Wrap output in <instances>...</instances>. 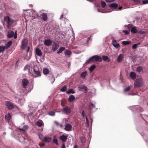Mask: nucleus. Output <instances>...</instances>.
Here are the masks:
<instances>
[{"label": "nucleus", "instance_id": "f257e3e1", "mask_svg": "<svg viewBox=\"0 0 148 148\" xmlns=\"http://www.w3.org/2000/svg\"><path fill=\"white\" fill-rule=\"evenodd\" d=\"M22 82L23 88L21 89L20 91L21 95L17 94L14 97L16 102L18 103L20 106H22L23 105L25 101V99L23 97L24 95L22 93L25 94L27 92L30 91V90H29L28 89H27V86H28L29 84L28 80L26 79L25 78L22 80Z\"/></svg>", "mask_w": 148, "mask_h": 148}, {"label": "nucleus", "instance_id": "f03ea898", "mask_svg": "<svg viewBox=\"0 0 148 148\" xmlns=\"http://www.w3.org/2000/svg\"><path fill=\"white\" fill-rule=\"evenodd\" d=\"M24 70L27 71L30 75L34 77H38L41 75L39 67L34 62H31L29 64L25 65Z\"/></svg>", "mask_w": 148, "mask_h": 148}, {"label": "nucleus", "instance_id": "7ed1b4c3", "mask_svg": "<svg viewBox=\"0 0 148 148\" xmlns=\"http://www.w3.org/2000/svg\"><path fill=\"white\" fill-rule=\"evenodd\" d=\"M102 60V58L100 56H99L97 55L93 56L90 57L89 59L87 60L85 62V63H89L90 62H101Z\"/></svg>", "mask_w": 148, "mask_h": 148}, {"label": "nucleus", "instance_id": "20e7f679", "mask_svg": "<svg viewBox=\"0 0 148 148\" xmlns=\"http://www.w3.org/2000/svg\"><path fill=\"white\" fill-rule=\"evenodd\" d=\"M28 41L27 39H23L21 42V47L23 49L25 50L27 52L29 51L30 47L28 46Z\"/></svg>", "mask_w": 148, "mask_h": 148}, {"label": "nucleus", "instance_id": "39448f33", "mask_svg": "<svg viewBox=\"0 0 148 148\" xmlns=\"http://www.w3.org/2000/svg\"><path fill=\"white\" fill-rule=\"evenodd\" d=\"M4 19L5 21L7 23V27L9 29L10 28L11 25L15 21V20L7 16H5Z\"/></svg>", "mask_w": 148, "mask_h": 148}, {"label": "nucleus", "instance_id": "423d86ee", "mask_svg": "<svg viewBox=\"0 0 148 148\" xmlns=\"http://www.w3.org/2000/svg\"><path fill=\"white\" fill-rule=\"evenodd\" d=\"M25 14L28 16L33 17L34 15L36 14L37 16H38L37 14V12L36 11H33V10L31 9H28L24 11Z\"/></svg>", "mask_w": 148, "mask_h": 148}, {"label": "nucleus", "instance_id": "0eeeda50", "mask_svg": "<svg viewBox=\"0 0 148 148\" xmlns=\"http://www.w3.org/2000/svg\"><path fill=\"white\" fill-rule=\"evenodd\" d=\"M144 85L143 79L141 78L137 79L134 82V88L140 87Z\"/></svg>", "mask_w": 148, "mask_h": 148}, {"label": "nucleus", "instance_id": "6e6552de", "mask_svg": "<svg viewBox=\"0 0 148 148\" xmlns=\"http://www.w3.org/2000/svg\"><path fill=\"white\" fill-rule=\"evenodd\" d=\"M8 36L9 38H11L14 36V38L16 39L17 37V31H16L15 33L12 31H9L8 32Z\"/></svg>", "mask_w": 148, "mask_h": 148}, {"label": "nucleus", "instance_id": "1a4fd4ad", "mask_svg": "<svg viewBox=\"0 0 148 148\" xmlns=\"http://www.w3.org/2000/svg\"><path fill=\"white\" fill-rule=\"evenodd\" d=\"M62 111L64 114L68 115L71 112V110L70 108L68 106H66L63 108Z\"/></svg>", "mask_w": 148, "mask_h": 148}, {"label": "nucleus", "instance_id": "9d476101", "mask_svg": "<svg viewBox=\"0 0 148 148\" xmlns=\"http://www.w3.org/2000/svg\"><path fill=\"white\" fill-rule=\"evenodd\" d=\"M132 25L131 24H128L127 25V27L129 30H130V28L131 27L130 29L131 31L133 33H136L138 32V31L135 26L132 27Z\"/></svg>", "mask_w": 148, "mask_h": 148}, {"label": "nucleus", "instance_id": "9b49d317", "mask_svg": "<svg viewBox=\"0 0 148 148\" xmlns=\"http://www.w3.org/2000/svg\"><path fill=\"white\" fill-rule=\"evenodd\" d=\"M5 105L6 106L8 109H11L14 108V105L10 102L6 101L5 102Z\"/></svg>", "mask_w": 148, "mask_h": 148}, {"label": "nucleus", "instance_id": "f8f14e48", "mask_svg": "<svg viewBox=\"0 0 148 148\" xmlns=\"http://www.w3.org/2000/svg\"><path fill=\"white\" fill-rule=\"evenodd\" d=\"M59 47V45L55 42H54L52 45L51 50L53 52L55 51Z\"/></svg>", "mask_w": 148, "mask_h": 148}, {"label": "nucleus", "instance_id": "ddd939ff", "mask_svg": "<svg viewBox=\"0 0 148 148\" xmlns=\"http://www.w3.org/2000/svg\"><path fill=\"white\" fill-rule=\"evenodd\" d=\"M39 17L44 21H47L48 18L47 15L46 13H42L40 15Z\"/></svg>", "mask_w": 148, "mask_h": 148}, {"label": "nucleus", "instance_id": "4468645a", "mask_svg": "<svg viewBox=\"0 0 148 148\" xmlns=\"http://www.w3.org/2000/svg\"><path fill=\"white\" fill-rule=\"evenodd\" d=\"M124 55L123 54H120L118 56L117 58V62L119 63L121 62L124 59Z\"/></svg>", "mask_w": 148, "mask_h": 148}, {"label": "nucleus", "instance_id": "2eb2a0df", "mask_svg": "<svg viewBox=\"0 0 148 148\" xmlns=\"http://www.w3.org/2000/svg\"><path fill=\"white\" fill-rule=\"evenodd\" d=\"M78 88L79 90H81L83 91H85L86 92L88 90L87 87L83 85H81L79 86H78Z\"/></svg>", "mask_w": 148, "mask_h": 148}, {"label": "nucleus", "instance_id": "dca6fc26", "mask_svg": "<svg viewBox=\"0 0 148 148\" xmlns=\"http://www.w3.org/2000/svg\"><path fill=\"white\" fill-rule=\"evenodd\" d=\"M52 43V41L49 39H46L44 42V44L47 46H49Z\"/></svg>", "mask_w": 148, "mask_h": 148}, {"label": "nucleus", "instance_id": "f3484780", "mask_svg": "<svg viewBox=\"0 0 148 148\" xmlns=\"http://www.w3.org/2000/svg\"><path fill=\"white\" fill-rule=\"evenodd\" d=\"M72 126L70 124H68L65 126V129L67 131H70L72 129Z\"/></svg>", "mask_w": 148, "mask_h": 148}, {"label": "nucleus", "instance_id": "a211bd4d", "mask_svg": "<svg viewBox=\"0 0 148 148\" xmlns=\"http://www.w3.org/2000/svg\"><path fill=\"white\" fill-rule=\"evenodd\" d=\"M17 128L18 130H19L21 131L25 132L28 129L29 126L27 125H24L23 127L21 128H20L19 127H18Z\"/></svg>", "mask_w": 148, "mask_h": 148}, {"label": "nucleus", "instance_id": "6ab92c4d", "mask_svg": "<svg viewBox=\"0 0 148 148\" xmlns=\"http://www.w3.org/2000/svg\"><path fill=\"white\" fill-rule=\"evenodd\" d=\"M112 43L114 47L116 49H118L120 47L119 44L117 43L116 40H115L114 39L112 40Z\"/></svg>", "mask_w": 148, "mask_h": 148}, {"label": "nucleus", "instance_id": "aec40b11", "mask_svg": "<svg viewBox=\"0 0 148 148\" xmlns=\"http://www.w3.org/2000/svg\"><path fill=\"white\" fill-rule=\"evenodd\" d=\"M64 54L66 57H69L72 54L71 51L69 50L66 49L64 51Z\"/></svg>", "mask_w": 148, "mask_h": 148}, {"label": "nucleus", "instance_id": "412c9836", "mask_svg": "<svg viewBox=\"0 0 148 148\" xmlns=\"http://www.w3.org/2000/svg\"><path fill=\"white\" fill-rule=\"evenodd\" d=\"M51 139H43V142L41 143H39V145L40 147L44 146L45 145V142H49L51 141Z\"/></svg>", "mask_w": 148, "mask_h": 148}, {"label": "nucleus", "instance_id": "4be33fe9", "mask_svg": "<svg viewBox=\"0 0 148 148\" xmlns=\"http://www.w3.org/2000/svg\"><path fill=\"white\" fill-rule=\"evenodd\" d=\"M35 52L36 55L39 56H41L42 55V52L41 50L38 48H36L35 50Z\"/></svg>", "mask_w": 148, "mask_h": 148}, {"label": "nucleus", "instance_id": "5701e85b", "mask_svg": "<svg viewBox=\"0 0 148 148\" xmlns=\"http://www.w3.org/2000/svg\"><path fill=\"white\" fill-rule=\"evenodd\" d=\"M118 4L117 3H113L108 5V7L110 8H116L118 7Z\"/></svg>", "mask_w": 148, "mask_h": 148}, {"label": "nucleus", "instance_id": "b1692460", "mask_svg": "<svg viewBox=\"0 0 148 148\" xmlns=\"http://www.w3.org/2000/svg\"><path fill=\"white\" fill-rule=\"evenodd\" d=\"M50 72V70L47 68H44L43 70V72L44 75H46L48 74Z\"/></svg>", "mask_w": 148, "mask_h": 148}, {"label": "nucleus", "instance_id": "393cba45", "mask_svg": "<svg viewBox=\"0 0 148 148\" xmlns=\"http://www.w3.org/2000/svg\"><path fill=\"white\" fill-rule=\"evenodd\" d=\"M36 124L38 126L40 127L42 126L43 123L42 121L39 120L36 122Z\"/></svg>", "mask_w": 148, "mask_h": 148}, {"label": "nucleus", "instance_id": "a878e982", "mask_svg": "<svg viewBox=\"0 0 148 148\" xmlns=\"http://www.w3.org/2000/svg\"><path fill=\"white\" fill-rule=\"evenodd\" d=\"M130 76L132 79H134L136 77L135 73L133 72H131L130 73Z\"/></svg>", "mask_w": 148, "mask_h": 148}, {"label": "nucleus", "instance_id": "bb28decb", "mask_svg": "<svg viewBox=\"0 0 148 148\" xmlns=\"http://www.w3.org/2000/svg\"><path fill=\"white\" fill-rule=\"evenodd\" d=\"M11 115L10 113L5 116V118L6 120L9 122L10 119Z\"/></svg>", "mask_w": 148, "mask_h": 148}, {"label": "nucleus", "instance_id": "cd10ccee", "mask_svg": "<svg viewBox=\"0 0 148 148\" xmlns=\"http://www.w3.org/2000/svg\"><path fill=\"white\" fill-rule=\"evenodd\" d=\"M12 41L10 40L9 41L5 46L6 49H8V48L9 47L12 45Z\"/></svg>", "mask_w": 148, "mask_h": 148}, {"label": "nucleus", "instance_id": "c85d7f7f", "mask_svg": "<svg viewBox=\"0 0 148 148\" xmlns=\"http://www.w3.org/2000/svg\"><path fill=\"white\" fill-rule=\"evenodd\" d=\"M75 99V97L73 95H71L69 97L68 101L70 102H72Z\"/></svg>", "mask_w": 148, "mask_h": 148}, {"label": "nucleus", "instance_id": "c756f323", "mask_svg": "<svg viewBox=\"0 0 148 148\" xmlns=\"http://www.w3.org/2000/svg\"><path fill=\"white\" fill-rule=\"evenodd\" d=\"M102 58L104 61H107L108 62L110 61V59L107 56H102Z\"/></svg>", "mask_w": 148, "mask_h": 148}, {"label": "nucleus", "instance_id": "7c9ffc66", "mask_svg": "<svg viewBox=\"0 0 148 148\" xmlns=\"http://www.w3.org/2000/svg\"><path fill=\"white\" fill-rule=\"evenodd\" d=\"M65 48L64 47H61L60 48L58 51L57 52V53L59 54L65 50Z\"/></svg>", "mask_w": 148, "mask_h": 148}, {"label": "nucleus", "instance_id": "2f4dec72", "mask_svg": "<svg viewBox=\"0 0 148 148\" xmlns=\"http://www.w3.org/2000/svg\"><path fill=\"white\" fill-rule=\"evenodd\" d=\"M136 4V5H141L142 4V2L140 0H132Z\"/></svg>", "mask_w": 148, "mask_h": 148}, {"label": "nucleus", "instance_id": "473e14b6", "mask_svg": "<svg viewBox=\"0 0 148 148\" xmlns=\"http://www.w3.org/2000/svg\"><path fill=\"white\" fill-rule=\"evenodd\" d=\"M86 72L84 71L82 72L80 75V77L82 78H84L86 77Z\"/></svg>", "mask_w": 148, "mask_h": 148}, {"label": "nucleus", "instance_id": "72a5a7b5", "mask_svg": "<svg viewBox=\"0 0 148 148\" xmlns=\"http://www.w3.org/2000/svg\"><path fill=\"white\" fill-rule=\"evenodd\" d=\"M5 49H6L5 46H0V52L4 51Z\"/></svg>", "mask_w": 148, "mask_h": 148}, {"label": "nucleus", "instance_id": "f704fd0d", "mask_svg": "<svg viewBox=\"0 0 148 148\" xmlns=\"http://www.w3.org/2000/svg\"><path fill=\"white\" fill-rule=\"evenodd\" d=\"M75 93V92L74 91L73 89H71L69 90L67 92V93L68 94H70L71 93L74 94Z\"/></svg>", "mask_w": 148, "mask_h": 148}, {"label": "nucleus", "instance_id": "c9c22d12", "mask_svg": "<svg viewBox=\"0 0 148 148\" xmlns=\"http://www.w3.org/2000/svg\"><path fill=\"white\" fill-rule=\"evenodd\" d=\"M47 114L49 115L53 116L55 115V113L52 111H50L48 112Z\"/></svg>", "mask_w": 148, "mask_h": 148}, {"label": "nucleus", "instance_id": "e433bc0d", "mask_svg": "<svg viewBox=\"0 0 148 148\" xmlns=\"http://www.w3.org/2000/svg\"><path fill=\"white\" fill-rule=\"evenodd\" d=\"M122 44L125 45H128L130 43V42L128 41H124L122 42Z\"/></svg>", "mask_w": 148, "mask_h": 148}, {"label": "nucleus", "instance_id": "4c0bfd02", "mask_svg": "<svg viewBox=\"0 0 148 148\" xmlns=\"http://www.w3.org/2000/svg\"><path fill=\"white\" fill-rule=\"evenodd\" d=\"M136 71L139 72H141L143 71V68L140 66H139L136 68Z\"/></svg>", "mask_w": 148, "mask_h": 148}, {"label": "nucleus", "instance_id": "58836bf2", "mask_svg": "<svg viewBox=\"0 0 148 148\" xmlns=\"http://www.w3.org/2000/svg\"><path fill=\"white\" fill-rule=\"evenodd\" d=\"M68 136L67 135H62L60 136L59 139H67Z\"/></svg>", "mask_w": 148, "mask_h": 148}, {"label": "nucleus", "instance_id": "ea45409f", "mask_svg": "<svg viewBox=\"0 0 148 148\" xmlns=\"http://www.w3.org/2000/svg\"><path fill=\"white\" fill-rule=\"evenodd\" d=\"M95 67L96 66L95 65H92L89 68V69L90 71H92L95 69Z\"/></svg>", "mask_w": 148, "mask_h": 148}, {"label": "nucleus", "instance_id": "a19ab883", "mask_svg": "<svg viewBox=\"0 0 148 148\" xmlns=\"http://www.w3.org/2000/svg\"><path fill=\"white\" fill-rule=\"evenodd\" d=\"M66 87L64 86L63 88L60 89V90L62 92H65L66 90Z\"/></svg>", "mask_w": 148, "mask_h": 148}, {"label": "nucleus", "instance_id": "79ce46f5", "mask_svg": "<svg viewBox=\"0 0 148 148\" xmlns=\"http://www.w3.org/2000/svg\"><path fill=\"white\" fill-rule=\"evenodd\" d=\"M148 3V0H143L141 5H145Z\"/></svg>", "mask_w": 148, "mask_h": 148}, {"label": "nucleus", "instance_id": "37998d69", "mask_svg": "<svg viewBox=\"0 0 148 148\" xmlns=\"http://www.w3.org/2000/svg\"><path fill=\"white\" fill-rule=\"evenodd\" d=\"M101 3L102 7L103 8H104L105 7L106 5L105 2L103 1H101Z\"/></svg>", "mask_w": 148, "mask_h": 148}, {"label": "nucleus", "instance_id": "c03bdc74", "mask_svg": "<svg viewBox=\"0 0 148 148\" xmlns=\"http://www.w3.org/2000/svg\"><path fill=\"white\" fill-rule=\"evenodd\" d=\"M130 89V86H128L127 87L125 88L124 89V91L125 92H128V91Z\"/></svg>", "mask_w": 148, "mask_h": 148}, {"label": "nucleus", "instance_id": "a18cd8bd", "mask_svg": "<svg viewBox=\"0 0 148 148\" xmlns=\"http://www.w3.org/2000/svg\"><path fill=\"white\" fill-rule=\"evenodd\" d=\"M139 44H138V45H139ZM138 45V44H134L132 46V48L133 49H135L136 48L137 46Z\"/></svg>", "mask_w": 148, "mask_h": 148}, {"label": "nucleus", "instance_id": "49530a36", "mask_svg": "<svg viewBox=\"0 0 148 148\" xmlns=\"http://www.w3.org/2000/svg\"><path fill=\"white\" fill-rule=\"evenodd\" d=\"M53 143H55L56 145H58L57 139H53Z\"/></svg>", "mask_w": 148, "mask_h": 148}, {"label": "nucleus", "instance_id": "de8ad7c7", "mask_svg": "<svg viewBox=\"0 0 148 148\" xmlns=\"http://www.w3.org/2000/svg\"><path fill=\"white\" fill-rule=\"evenodd\" d=\"M90 37H88L87 38V39L86 40L85 42L83 43V44L84 45L85 44H86V43H88V40L90 39Z\"/></svg>", "mask_w": 148, "mask_h": 148}, {"label": "nucleus", "instance_id": "09e8293b", "mask_svg": "<svg viewBox=\"0 0 148 148\" xmlns=\"http://www.w3.org/2000/svg\"><path fill=\"white\" fill-rule=\"evenodd\" d=\"M123 32L125 33V34L126 35H127L129 34V32L127 30H123Z\"/></svg>", "mask_w": 148, "mask_h": 148}, {"label": "nucleus", "instance_id": "8fccbe9b", "mask_svg": "<svg viewBox=\"0 0 148 148\" xmlns=\"http://www.w3.org/2000/svg\"><path fill=\"white\" fill-rule=\"evenodd\" d=\"M86 123L89 126V122L88 118L87 117L86 118Z\"/></svg>", "mask_w": 148, "mask_h": 148}, {"label": "nucleus", "instance_id": "3c124183", "mask_svg": "<svg viewBox=\"0 0 148 148\" xmlns=\"http://www.w3.org/2000/svg\"><path fill=\"white\" fill-rule=\"evenodd\" d=\"M114 0H105L107 2H110L113 1Z\"/></svg>", "mask_w": 148, "mask_h": 148}, {"label": "nucleus", "instance_id": "603ef678", "mask_svg": "<svg viewBox=\"0 0 148 148\" xmlns=\"http://www.w3.org/2000/svg\"><path fill=\"white\" fill-rule=\"evenodd\" d=\"M84 114H85L84 111L83 110L82 112V114L83 117H85Z\"/></svg>", "mask_w": 148, "mask_h": 148}, {"label": "nucleus", "instance_id": "864d4df0", "mask_svg": "<svg viewBox=\"0 0 148 148\" xmlns=\"http://www.w3.org/2000/svg\"><path fill=\"white\" fill-rule=\"evenodd\" d=\"M145 33V32L143 31H140L139 32V33L141 34H143Z\"/></svg>", "mask_w": 148, "mask_h": 148}, {"label": "nucleus", "instance_id": "5fc2aeb1", "mask_svg": "<svg viewBox=\"0 0 148 148\" xmlns=\"http://www.w3.org/2000/svg\"><path fill=\"white\" fill-rule=\"evenodd\" d=\"M54 122H55V123L56 125H57V126L59 125H60L59 124L58 122H57L56 121H55Z\"/></svg>", "mask_w": 148, "mask_h": 148}, {"label": "nucleus", "instance_id": "6e6d98bb", "mask_svg": "<svg viewBox=\"0 0 148 148\" xmlns=\"http://www.w3.org/2000/svg\"><path fill=\"white\" fill-rule=\"evenodd\" d=\"M62 148H66L64 143H63L62 145Z\"/></svg>", "mask_w": 148, "mask_h": 148}, {"label": "nucleus", "instance_id": "4d7b16f0", "mask_svg": "<svg viewBox=\"0 0 148 148\" xmlns=\"http://www.w3.org/2000/svg\"><path fill=\"white\" fill-rule=\"evenodd\" d=\"M44 60V56H42V59L40 60V61L42 62H43Z\"/></svg>", "mask_w": 148, "mask_h": 148}, {"label": "nucleus", "instance_id": "13d9d810", "mask_svg": "<svg viewBox=\"0 0 148 148\" xmlns=\"http://www.w3.org/2000/svg\"><path fill=\"white\" fill-rule=\"evenodd\" d=\"M42 136V134H39V139H42V137L41 136Z\"/></svg>", "mask_w": 148, "mask_h": 148}, {"label": "nucleus", "instance_id": "bf43d9fd", "mask_svg": "<svg viewBox=\"0 0 148 148\" xmlns=\"http://www.w3.org/2000/svg\"><path fill=\"white\" fill-rule=\"evenodd\" d=\"M90 105L92 107L95 108V105L92 103H90Z\"/></svg>", "mask_w": 148, "mask_h": 148}, {"label": "nucleus", "instance_id": "052dcab7", "mask_svg": "<svg viewBox=\"0 0 148 148\" xmlns=\"http://www.w3.org/2000/svg\"><path fill=\"white\" fill-rule=\"evenodd\" d=\"M73 148H78V146H77V145H75L74 146Z\"/></svg>", "mask_w": 148, "mask_h": 148}, {"label": "nucleus", "instance_id": "680f3d73", "mask_svg": "<svg viewBox=\"0 0 148 148\" xmlns=\"http://www.w3.org/2000/svg\"><path fill=\"white\" fill-rule=\"evenodd\" d=\"M58 136H54V139H55L56 138H58Z\"/></svg>", "mask_w": 148, "mask_h": 148}, {"label": "nucleus", "instance_id": "e2e57ef3", "mask_svg": "<svg viewBox=\"0 0 148 148\" xmlns=\"http://www.w3.org/2000/svg\"><path fill=\"white\" fill-rule=\"evenodd\" d=\"M54 81L55 79L54 78H53L52 81V83H53L54 82Z\"/></svg>", "mask_w": 148, "mask_h": 148}, {"label": "nucleus", "instance_id": "0e129e2a", "mask_svg": "<svg viewBox=\"0 0 148 148\" xmlns=\"http://www.w3.org/2000/svg\"><path fill=\"white\" fill-rule=\"evenodd\" d=\"M122 8V7H120L119 8V10H121V9Z\"/></svg>", "mask_w": 148, "mask_h": 148}, {"label": "nucleus", "instance_id": "69168bd1", "mask_svg": "<svg viewBox=\"0 0 148 148\" xmlns=\"http://www.w3.org/2000/svg\"><path fill=\"white\" fill-rule=\"evenodd\" d=\"M90 105H89V110H91V108H90Z\"/></svg>", "mask_w": 148, "mask_h": 148}, {"label": "nucleus", "instance_id": "338daca9", "mask_svg": "<svg viewBox=\"0 0 148 148\" xmlns=\"http://www.w3.org/2000/svg\"><path fill=\"white\" fill-rule=\"evenodd\" d=\"M66 139H61V140L64 142H65Z\"/></svg>", "mask_w": 148, "mask_h": 148}, {"label": "nucleus", "instance_id": "774afa93", "mask_svg": "<svg viewBox=\"0 0 148 148\" xmlns=\"http://www.w3.org/2000/svg\"><path fill=\"white\" fill-rule=\"evenodd\" d=\"M2 28V27L0 26V30H1Z\"/></svg>", "mask_w": 148, "mask_h": 148}]
</instances>
